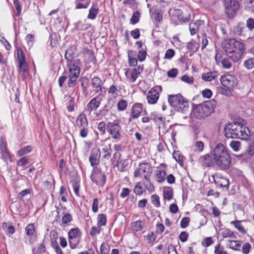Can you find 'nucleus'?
Segmentation results:
<instances>
[{
	"instance_id": "nucleus-1",
	"label": "nucleus",
	"mask_w": 254,
	"mask_h": 254,
	"mask_svg": "<svg viewBox=\"0 0 254 254\" xmlns=\"http://www.w3.org/2000/svg\"><path fill=\"white\" fill-rule=\"evenodd\" d=\"M75 49L73 47L68 48L64 56L65 59L67 61V66L69 73L67 82L68 87L76 84L77 79L80 72L81 61L79 59L75 58L76 54L74 52Z\"/></svg>"
},
{
	"instance_id": "nucleus-2",
	"label": "nucleus",
	"mask_w": 254,
	"mask_h": 254,
	"mask_svg": "<svg viewBox=\"0 0 254 254\" xmlns=\"http://www.w3.org/2000/svg\"><path fill=\"white\" fill-rule=\"evenodd\" d=\"M253 134V132L249 127L238 122L228 123L224 128V134L228 138L248 140Z\"/></svg>"
},
{
	"instance_id": "nucleus-3",
	"label": "nucleus",
	"mask_w": 254,
	"mask_h": 254,
	"mask_svg": "<svg viewBox=\"0 0 254 254\" xmlns=\"http://www.w3.org/2000/svg\"><path fill=\"white\" fill-rule=\"evenodd\" d=\"M212 157L215 165L221 170H228L230 167L231 157L225 146L218 143L214 148Z\"/></svg>"
},
{
	"instance_id": "nucleus-4",
	"label": "nucleus",
	"mask_w": 254,
	"mask_h": 254,
	"mask_svg": "<svg viewBox=\"0 0 254 254\" xmlns=\"http://www.w3.org/2000/svg\"><path fill=\"white\" fill-rule=\"evenodd\" d=\"M222 47L226 55L234 63L238 62L245 52L244 45L235 39L225 40Z\"/></svg>"
},
{
	"instance_id": "nucleus-5",
	"label": "nucleus",
	"mask_w": 254,
	"mask_h": 254,
	"mask_svg": "<svg viewBox=\"0 0 254 254\" xmlns=\"http://www.w3.org/2000/svg\"><path fill=\"white\" fill-rule=\"evenodd\" d=\"M216 105V102L214 100L206 101L194 106L191 113L196 119H204L214 112Z\"/></svg>"
},
{
	"instance_id": "nucleus-6",
	"label": "nucleus",
	"mask_w": 254,
	"mask_h": 254,
	"mask_svg": "<svg viewBox=\"0 0 254 254\" xmlns=\"http://www.w3.org/2000/svg\"><path fill=\"white\" fill-rule=\"evenodd\" d=\"M168 102L175 111L183 113L188 111L189 105L188 100L182 94L170 95L168 98Z\"/></svg>"
},
{
	"instance_id": "nucleus-7",
	"label": "nucleus",
	"mask_w": 254,
	"mask_h": 254,
	"mask_svg": "<svg viewBox=\"0 0 254 254\" xmlns=\"http://www.w3.org/2000/svg\"><path fill=\"white\" fill-rule=\"evenodd\" d=\"M107 131L113 142H118L122 138V127L118 120L108 122L107 123Z\"/></svg>"
},
{
	"instance_id": "nucleus-8",
	"label": "nucleus",
	"mask_w": 254,
	"mask_h": 254,
	"mask_svg": "<svg viewBox=\"0 0 254 254\" xmlns=\"http://www.w3.org/2000/svg\"><path fill=\"white\" fill-rule=\"evenodd\" d=\"M16 60L18 64V71L23 78L28 75V66L25 61V56L21 47H16Z\"/></svg>"
},
{
	"instance_id": "nucleus-9",
	"label": "nucleus",
	"mask_w": 254,
	"mask_h": 254,
	"mask_svg": "<svg viewBox=\"0 0 254 254\" xmlns=\"http://www.w3.org/2000/svg\"><path fill=\"white\" fill-rule=\"evenodd\" d=\"M88 121L86 114L83 112L80 113L75 120V127L80 130L79 135L82 138H85L88 136Z\"/></svg>"
},
{
	"instance_id": "nucleus-10",
	"label": "nucleus",
	"mask_w": 254,
	"mask_h": 254,
	"mask_svg": "<svg viewBox=\"0 0 254 254\" xmlns=\"http://www.w3.org/2000/svg\"><path fill=\"white\" fill-rule=\"evenodd\" d=\"M153 172L152 167L150 163L143 161L139 164L138 167L133 173L134 178L145 179L151 177Z\"/></svg>"
},
{
	"instance_id": "nucleus-11",
	"label": "nucleus",
	"mask_w": 254,
	"mask_h": 254,
	"mask_svg": "<svg viewBox=\"0 0 254 254\" xmlns=\"http://www.w3.org/2000/svg\"><path fill=\"white\" fill-rule=\"evenodd\" d=\"M90 179L97 186L102 188L106 183L107 176L101 168H94L90 175Z\"/></svg>"
},
{
	"instance_id": "nucleus-12",
	"label": "nucleus",
	"mask_w": 254,
	"mask_h": 254,
	"mask_svg": "<svg viewBox=\"0 0 254 254\" xmlns=\"http://www.w3.org/2000/svg\"><path fill=\"white\" fill-rule=\"evenodd\" d=\"M170 12L173 18H176L181 23L189 22L190 19V12L183 6L180 8L171 9Z\"/></svg>"
},
{
	"instance_id": "nucleus-13",
	"label": "nucleus",
	"mask_w": 254,
	"mask_h": 254,
	"mask_svg": "<svg viewBox=\"0 0 254 254\" xmlns=\"http://www.w3.org/2000/svg\"><path fill=\"white\" fill-rule=\"evenodd\" d=\"M81 232L79 228L76 227L69 230L67 233V239L70 248L75 249L80 242Z\"/></svg>"
},
{
	"instance_id": "nucleus-14",
	"label": "nucleus",
	"mask_w": 254,
	"mask_h": 254,
	"mask_svg": "<svg viewBox=\"0 0 254 254\" xmlns=\"http://www.w3.org/2000/svg\"><path fill=\"white\" fill-rule=\"evenodd\" d=\"M223 4L228 17L233 18L239 8V2L237 0H223Z\"/></svg>"
},
{
	"instance_id": "nucleus-15",
	"label": "nucleus",
	"mask_w": 254,
	"mask_h": 254,
	"mask_svg": "<svg viewBox=\"0 0 254 254\" xmlns=\"http://www.w3.org/2000/svg\"><path fill=\"white\" fill-rule=\"evenodd\" d=\"M162 87L160 85H156L152 87L146 94V100L148 104H156L160 98Z\"/></svg>"
},
{
	"instance_id": "nucleus-16",
	"label": "nucleus",
	"mask_w": 254,
	"mask_h": 254,
	"mask_svg": "<svg viewBox=\"0 0 254 254\" xmlns=\"http://www.w3.org/2000/svg\"><path fill=\"white\" fill-rule=\"evenodd\" d=\"M144 70V65L139 64L133 68H127L125 69V75L131 82L134 83Z\"/></svg>"
},
{
	"instance_id": "nucleus-17",
	"label": "nucleus",
	"mask_w": 254,
	"mask_h": 254,
	"mask_svg": "<svg viewBox=\"0 0 254 254\" xmlns=\"http://www.w3.org/2000/svg\"><path fill=\"white\" fill-rule=\"evenodd\" d=\"M212 177L217 187L227 191L229 190L230 182L228 179L219 173L213 174Z\"/></svg>"
},
{
	"instance_id": "nucleus-18",
	"label": "nucleus",
	"mask_w": 254,
	"mask_h": 254,
	"mask_svg": "<svg viewBox=\"0 0 254 254\" xmlns=\"http://www.w3.org/2000/svg\"><path fill=\"white\" fill-rule=\"evenodd\" d=\"M220 81L222 85L227 89H232L238 83L236 76L230 74H225L222 75Z\"/></svg>"
},
{
	"instance_id": "nucleus-19",
	"label": "nucleus",
	"mask_w": 254,
	"mask_h": 254,
	"mask_svg": "<svg viewBox=\"0 0 254 254\" xmlns=\"http://www.w3.org/2000/svg\"><path fill=\"white\" fill-rule=\"evenodd\" d=\"M143 105L141 103H134L131 108L129 117L128 118V121L129 122L138 119L141 115L143 112Z\"/></svg>"
},
{
	"instance_id": "nucleus-20",
	"label": "nucleus",
	"mask_w": 254,
	"mask_h": 254,
	"mask_svg": "<svg viewBox=\"0 0 254 254\" xmlns=\"http://www.w3.org/2000/svg\"><path fill=\"white\" fill-rule=\"evenodd\" d=\"M25 231L26 235L29 237L28 240L29 245H32L37 241L38 236L34 224H28L25 227Z\"/></svg>"
},
{
	"instance_id": "nucleus-21",
	"label": "nucleus",
	"mask_w": 254,
	"mask_h": 254,
	"mask_svg": "<svg viewBox=\"0 0 254 254\" xmlns=\"http://www.w3.org/2000/svg\"><path fill=\"white\" fill-rule=\"evenodd\" d=\"M100 155L101 153L99 148L94 147L91 149L90 152L89 161L93 168H97L99 165Z\"/></svg>"
},
{
	"instance_id": "nucleus-22",
	"label": "nucleus",
	"mask_w": 254,
	"mask_h": 254,
	"mask_svg": "<svg viewBox=\"0 0 254 254\" xmlns=\"http://www.w3.org/2000/svg\"><path fill=\"white\" fill-rule=\"evenodd\" d=\"M102 101V98L97 95L91 99L87 103L84 111L87 113H90L91 112L95 111L100 107Z\"/></svg>"
},
{
	"instance_id": "nucleus-23",
	"label": "nucleus",
	"mask_w": 254,
	"mask_h": 254,
	"mask_svg": "<svg viewBox=\"0 0 254 254\" xmlns=\"http://www.w3.org/2000/svg\"><path fill=\"white\" fill-rule=\"evenodd\" d=\"M205 27V22L203 20H197L192 21L189 24V30L191 36L197 34L199 31L203 30Z\"/></svg>"
},
{
	"instance_id": "nucleus-24",
	"label": "nucleus",
	"mask_w": 254,
	"mask_h": 254,
	"mask_svg": "<svg viewBox=\"0 0 254 254\" xmlns=\"http://www.w3.org/2000/svg\"><path fill=\"white\" fill-rule=\"evenodd\" d=\"M215 60L217 64H221L223 68L228 69L231 68L232 63L228 58H222V55L219 51H217L215 56Z\"/></svg>"
},
{
	"instance_id": "nucleus-25",
	"label": "nucleus",
	"mask_w": 254,
	"mask_h": 254,
	"mask_svg": "<svg viewBox=\"0 0 254 254\" xmlns=\"http://www.w3.org/2000/svg\"><path fill=\"white\" fill-rule=\"evenodd\" d=\"M198 162L201 166L205 168L212 167L215 165L213 157H211L209 154L201 156L198 158Z\"/></svg>"
},
{
	"instance_id": "nucleus-26",
	"label": "nucleus",
	"mask_w": 254,
	"mask_h": 254,
	"mask_svg": "<svg viewBox=\"0 0 254 254\" xmlns=\"http://www.w3.org/2000/svg\"><path fill=\"white\" fill-rule=\"evenodd\" d=\"M124 87V85H117V84L115 82H114L108 88V93L112 97L116 98L120 95L121 90Z\"/></svg>"
},
{
	"instance_id": "nucleus-27",
	"label": "nucleus",
	"mask_w": 254,
	"mask_h": 254,
	"mask_svg": "<svg viewBox=\"0 0 254 254\" xmlns=\"http://www.w3.org/2000/svg\"><path fill=\"white\" fill-rule=\"evenodd\" d=\"M136 52L133 50L127 51L128 64L129 66L135 67L137 65L138 60L136 58Z\"/></svg>"
},
{
	"instance_id": "nucleus-28",
	"label": "nucleus",
	"mask_w": 254,
	"mask_h": 254,
	"mask_svg": "<svg viewBox=\"0 0 254 254\" xmlns=\"http://www.w3.org/2000/svg\"><path fill=\"white\" fill-rule=\"evenodd\" d=\"M218 77V73L217 71H209L204 72L201 75V79L207 82H210L212 80H216Z\"/></svg>"
},
{
	"instance_id": "nucleus-29",
	"label": "nucleus",
	"mask_w": 254,
	"mask_h": 254,
	"mask_svg": "<svg viewBox=\"0 0 254 254\" xmlns=\"http://www.w3.org/2000/svg\"><path fill=\"white\" fill-rule=\"evenodd\" d=\"M242 242L236 239L229 240L227 242V247L235 251H241Z\"/></svg>"
},
{
	"instance_id": "nucleus-30",
	"label": "nucleus",
	"mask_w": 254,
	"mask_h": 254,
	"mask_svg": "<svg viewBox=\"0 0 254 254\" xmlns=\"http://www.w3.org/2000/svg\"><path fill=\"white\" fill-rule=\"evenodd\" d=\"M145 223L143 221L138 220L130 223V229L133 233L141 231L144 227Z\"/></svg>"
},
{
	"instance_id": "nucleus-31",
	"label": "nucleus",
	"mask_w": 254,
	"mask_h": 254,
	"mask_svg": "<svg viewBox=\"0 0 254 254\" xmlns=\"http://www.w3.org/2000/svg\"><path fill=\"white\" fill-rule=\"evenodd\" d=\"M237 233L231 230L229 228H224L221 230L220 235L223 239L230 238L237 239Z\"/></svg>"
},
{
	"instance_id": "nucleus-32",
	"label": "nucleus",
	"mask_w": 254,
	"mask_h": 254,
	"mask_svg": "<svg viewBox=\"0 0 254 254\" xmlns=\"http://www.w3.org/2000/svg\"><path fill=\"white\" fill-rule=\"evenodd\" d=\"M91 84L93 88H95L96 92H98L99 90L102 92L103 89L104 88L102 86L103 84L102 80L98 77H94L92 78L91 80Z\"/></svg>"
},
{
	"instance_id": "nucleus-33",
	"label": "nucleus",
	"mask_w": 254,
	"mask_h": 254,
	"mask_svg": "<svg viewBox=\"0 0 254 254\" xmlns=\"http://www.w3.org/2000/svg\"><path fill=\"white\" fill-rule=\"evenodd\" d=\"M167 173L165 171L161 169H157L154 174L155 181L160 184H162L166 180Z\"/></svg>"
},
{
	"instance_id": "nucleus-34",
	"label": "nucleus",
	"mask_w": 254,
	"mask_h": 254,
	"mask_svg": "<svg viewBox=\"0 0 254 254\" xmlns=\"http://www.w3.org/2000/svg\"><path fill=\"white\" fill-rule=\"evenodd\" d=\"M141 183H142L145 190H147L149 193H151L155 190V187L151 182V177L143 179Z\"/></svg>"
},
{
	"instance_id": "nucleus-35",
	"label": "nucleus",
	"mask_w": 254,
	"mask_h": 254,
	"mask_svg": "<svg viewBox=\"0 0 254 254\" xmlns=\"http://www.w3.org/2000/svg\"><path fill=\"white\" fill-rule=\"evenodd\" d=\"M99 11V8L96 3H93L91 7L89 10V13L87 18L91 20H94L96 18Z\"/></svg>"
},
{
	"instance_id": "nucleus-36",
	"label": "nucleus",
	"mask_w": 254,
	"mask_h": 254,
	"mask_svg": "<svg viewBox=\"0 0 254 254\" xmlns=\"http://www.w3.org/2000/svg\"><path fill=\"white\" fill-rule=\"evenodd\" d=\"M46 240L42 241V243L38 245L36 247L32 249L33 254H43L46 252Z\"/></svg>"
},
{
	"instance_id": "nucleus-37",
	"label": "nucleus",
	"mask_w": 254,
	"mask_h": 254,
	"mask_svg": "<svg viewBox=\"0 0 254 254\" xmlns=\"http://www.w3.org/2000/svg\"><path fill=\"white\" fill-rule=\"evenodd\" d=\"M242 221L236 220L230 222L234 227L242 234L245 235L247 234V230L241 224Z\"/></svg>"
},
{
	"instance_id": "nucleus-38",
	"label": "nucleus",
	"mask_w": 254,
	"mask_h": 254,
	"mask_svg": "<svg viewBox=\"0 0 254 254\" xmlns=\"http://www.w3.org/2000/svg\"><path fill=\"white\" fill-rule=\"evenodd\" d=\"M199 47V43L197 42L195 40L192 39L188 43L187 49L193 53H195L198 50Z\"/></svg>"
},
{
	"instance_id": "nucleus-39",
	"label": "nucleus",
	"mask_w": 254,
	"mask_h": 254,
	"mask_svg": "<svg viewBox=\"0 0 254 254\" xmlns=\"http://www.w3.org/2000/svg\"><path fill=\"white\" fill-rule=\"evenodd\" d=\"M163 196L164 200H171L173 197V189L171 187L165 188L163 190Z\"/></svg>"
},
{
	"instance_id": "nucleus-40",
	"label": "nucleus",
	"mask_w": 254,
	"mask_h": 254,
	"mask_svg": "<svg viewBox=\"0 0 254 254\" xmlns=\"http://www.w3.org/2000/svg\"><path fill=\"white\" fill-rule=\"evenodd\" d=\"M107 223V218L106 214H99L97 218V225L102 228L106 226Z\"/></svg>"
},
{
	"instance_id": "nucleus-41",
	"label": "nucleus",
	"mask_w": 254,
	"mask_h": 254,
	"mask_svg": "<svg viewBox=\"0 0 254 254\" xmlns=\"http://www.w3.org/2000/svg\"><path fill=\"white\" fill-rule=\"evenodd\" d=\"M145 190L143 188L141 182H137L134 187L133 192L138 196L141 195L144 192H145Z\"/></svg>"
},
{
	"instance_id": "nucleus-42",
	"label": "nucleus",
	"mask_w": 254,
	"mask_h": 254,
	"mask_svg": "<svg viewBox=\"0 0 254 254\" xmlns=\"http://www.w3.org/2000/svg\"><path fill=\"white\" fill-rule=\"evenodd\" d=\"M173 157L181 167H183L184 157L179 151H174Z\"/></svg>"
},
{
	"instance_id": "nucleus-43",
	"label": "nucleus",
	"mask_w": 254,
	"mask_h": 254,
	"mask_svg": "<svg viewBox=\"0 0 254 254\" xmlns=\"http://www.w3.org/2000/svg\"><path fill=\"white\" fill-rule=\"evenodd\" d=\"M71 183L72 184V186L74 192L75 193V194L77 196L79 197L80 196V193H79V189H80V181H79V180L77 178H75L71 181Z\"/></svg>"
},
{
	"instance_id": "nucleus-44",
	"label": "nucleus",
	"mask_w": 254,
	"mask_h": 254,
	"mask_svg": "<svg viewBox=\"0 0 254 254\" xmlns=\"http://www.w3.org/2000/svg\"><path fill=\"white\" fill-rule=\"evenodd\" d=\"M62 223L63 225H68L73 220L72 216L69 212L63 213L62 217Z\"/></svg>"
},
{
	"instance_id": "nucleus-45",
	"label": "nucleus",
	"mask_w": 254,
	"mask_h": 254,
	"mask_svg": "<svg viewBox=\"0 0 254 254\" xmlns=\"http://www.w3.org/2000/svg\"><path fill=\"white\" fill-rule=\"evenodd\" d=\"M112 152V150L110 144L108 147L105 146L102 149V158L105 160H109L111 156Z\"/></svg>"
},
{
	"instance_id": "nucleus-46",
	"label": "nucleus",
	"mask_w": 254,
	"mask_h": 254,
	"mask_svg": "<svg viewBox=\"0 0 254 254\" xmlns=\"http://www.w3.org/2000/svg\"><path fill=\"white\" fill-rule=\"evenodd\" d=\"M143 237L148 244L152 245L155 241L157 237L155 235L154 232L151 231L148 232L146 236H144Z\"/></svg>"
},
{
	"instance_id": "nucleus-47",
	"label": "nucleus",
	"mask_w": 254,
	"mask_h": 254,
	"mask_svg": "<svg viewBox=\"0 0 254 254\" xmlns=\"http://www.w3.org/2000/svg\"><path fill=\"white\" fill-rule=\"evenodd\" d=\"M33 148L31 145H27L18 150L16 153V155L18 156H24L31 152L33 150Z\"/></svg>"
},
{
	"instance_id": "nucleus-48",
	"label": "nucleus",
	"mask_w": 254,
	"mask_h": 254,
	"mask_svg": "<svg viewBox=\"0 0 254 254\" xmlns=\"http://www.w3.org/2000/svg\"><path fill=\"white\" fill-rule=\"evenodd\" d=\"M68 100L67 103L66 108L69 112H72L75 110V99L74 97L69 96Z\"/></svg>"
},
{
	"instance_id": "nucleus-49",
	"label": "nucleus",
	"mask_w": 254,
	"mask_h": 254,
	"mask_svg": "<svg viewBox=\"0 0 254 254\" xmlns=\"http://www.w3.org/2000/svg\"><path fill=\"white\" fill-rule=\"evenodd\" d=\"M97 128L100 132V135H104L106 133V130L107 129V124L105 121H102L98 124Z\"/></svg>"
},
{
	"instance_id": "nucleus-50",
	"label": "nucleus",
	"mask_w": 254,
	"mask_h": 254,
	"mask_svg": "<svg viewBox=\"0 0 254 254\" xmlns=\"http://www.w3.org/2000/svg\"><path fill=\"white\" fill-rule=\"evenodd\" d=\"M141 13L138 11L133 12L131 18L130 19V23L132 25L136 24L139 21Z\"/></svg>"
},
{
	"instance_id": "nucleus-51",
	"label": "nucleus",
	"mask_w": 254,
	"mask_h": 254,
	"mask_svg": "<svg viewBox=\"0 0 254 254\" xmlns=\"http://www.w3.org/2000/svg\"><path fill=\"white\" fill-rule=\"evenodd\" d=\"M147 56V49L145 47V48H142L138 51L137 54V59L140 62H142L145 61Z\"/></svg>"
},
{
	"instance_id": "nucleus-52",
	"label": "nucleus",
	"mask_w": 254,
	"mask_h": 254,
	"mask_svg": "<svg viewBox=\"0 0 254 254\" xmlns=\"http://www.w3.org/2000/svg\"><path fill=\"white\" fill-rule=\"evenodd\" d=\"M244 3L246 9L254 13V0H245Z\"/></svg>"
},
{
	"instance_id": "nucleus-53",
	"label": "nucleus",
	"mask_w": 254,
	"mask_h": 254,
	"mask_svg": "<svg viewBox=\"0 0 254 254\" xmlns=\"http://www.w3.org/2000/svg\"><path fill=\"white\" fill-rule=\"evenodd\" d=\"M127 102L126 100L121 99L117 103V109L120 112L124 111L127 109Z\"/></svg>"
},
{
	"instance_id": "nucleus-54",
	"label": "nucleus",
	"mask_w": 254,
	"mask_h": 254,
	"mask_svg": "<svg viewBox=\"0 0 254 254\" xmlns=\"http://www.w3.org/2000/svg\"><path fill=\"white\" fill-rule=\"evenodd\" d=\"M214 254H229V253L224 250V247L220 243H218L214 247Z\"/></svg>"
},
{
	"instance_id": "nucleus-55",
	"label": "nucleus",
	"mask_w": 254,
	"mask_h": 254,
	"mask_svg": "<svg viewBox=\"0 0 254 254\" xmlns=\"http://www.w3.org/2000/svg\"><path fill=\"white\" fill-rule=\"evenodd\" d=\"M150 200H151V203L155 207L158 208V207H160L161 203H160V197L157 194H152L150 197Z\"/></svg>"
},
{
	"instance_id": "nucleus-56",
	"label": "nucleus",
	"mask_w": 254,
	"mask_h": 254,
	"mask_svg": "<svg viewBox=\"0 0 254 254\" xmlns=\"http://www.w3.org/2000/svg\"><path fill=\"white\" fill-rule=\"evenodd\" d=\"M49 38L50 46L52 48L57 47L58 44V40L57 34L55 32L50 34Z\"/></svg>"
},
{
	"instance_id": "nucleus-57",
	"label": "nucleus",
	"mask_w": 254,
	"mask_h": 254,
	"mask_svg": "<svg viewBox=\"0 0 254 254\" xmlns=\"http://www.w3.org/2000/svg\"><path fill=\"white\" fill-rule=\"evenodd\" d=\"M88 115L90 119L93 120H102V118L99 110H95L93 112H91L90 113H88Z\"/></svg>"
},
{
	"instance_id": "nucleus-58",
	"label": "nucleus",
	"mask_w": 254,
	"mask_h": 254,
	"mask_svg": "<svg viewBox=\"0 0 254 254\" xmlns=\"http://www.w3.org/2000/svg\"><path fill=\"white\" fill-rule=\"evenodd\" d=\"M214 243V241L212 237H208L204 238L202 242L201 245L204 248H207L210 246L213 245Z\"/></svg>"
},
{
	"instance_id": "nucleus-59",
	"label": "nucleus",
	"mask_w": 254,
	"mask_h": 254,
	"mask_svg": "<svg viewBox=\"0 0 254 254\" xmlns=\"http://www.w3.org/2000/svg\"><path fill=\"white\" fill-rule=\"evenodd\" d=\"M102 230V228L97 226H92L91 230L89 232V234L92 237L96 236L98 234H100Z\"/></svg>"
},
{
	"instance_id": "nucleus-60",
	"label": "nucleus",
	"mask_w": 254,
	"mask_h": 254,
	"mask_svg": "<svg viewBox=\"0 0 254 254\" xmlns=\"http://www.w3.org/2000/svg\"><path fill=\"white\" fill-rule=\"evenodd\" d=\"M0 153L2 156V158L4 160L6 161H9L10 162H12V158L10 153V152L8 150V149L0 151Z\"/></svg>"
},
{
	"instance_id": "nucleus-61",
	"label": "nucleus",
	"mask_w": 254,
	"mask_h": 254,
	"mask_svg": "<svg viewBox=\"0 0 254 254\" xmlns=\"http://www.w3.org/2000/svg\"><path fill=\"white\" fill-rule=\"evenodd\" d=\"M252 250V246L248 242L245 243L241 246V251L243 254H249Z\"/></svg>"
},
{
	"instance_id": "nucleus-62",
	"label": "nucleus",
	"mask_w": 254,
	"mask_h": 254,
	"mask_svg": "<svg viewBox=\"0 0 254 254\" xmlns=\"http://www.w3.org/2000/svg\"><path fill=\"white\" fill-rule=\"evenodd\" d=\"M241 143L240 141L233 140L230 143V146L235 152H238L240 150Z\"/></svg>"
},
{
	"instance_id": "nucleus-63",
	"label": "nucleus",
	"mask_w": 254,
	"mask_h": 254,
	"mask_svg": "<svg viewBox=\"0 0 254 254\" xmlns=\"http://www.w3.org/2000/svg\"><path fill=\"white\" fill-rule=\"evenodd\" d=\"M110 250V246L107 243H103L101 245L100 254H109Z\"/></svg>"
},
{
	"instance_id": "nucleus-64",
	"label": "nucleus",
	"mask_w": 254,
	"mask_h": 254,
	"mask_svg": "<svg viewBox=\"0 0 254 254\" xmlns=\"http://www.w3.org/2000/svg\"><path fill=\"white\" fill-rule=\"evenodd\" d=\"M244 66L248 69H252L254 67V59L250 58L244 62Z\"/></svg>"
}]
</instances>
